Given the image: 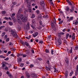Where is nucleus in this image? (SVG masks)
I'll list each match as a JSON object with an SVG mask.
<instances>
[{
	"mask_svg": "<svg viewBox=\"0 0 78 78\" xmlns=\"http://www.w3.org/2000/svg\"><path fill=\"white\" fill-rule=\"evenodd\" d=\"M21 15H22V14H20V16H19L18 15L16 18L17 22H18L19 24H22V21L21 20H22L21 16Z\"/></svg>",
	"mask_w": 78,
	"mask_h": 78,
	"instance_id": "nucleus-1",
	"label": "nucleus"
},
{
	"mask_svg": "<svg viewBox=\"0 0 78 78\" xmlns=\"http://www.w3.org/2000/svg\"><path fill=\"white\" fill-rule=\"evenodd\" d=\"M20 16L21 18V20L23 22H26L27 21L28 18L27 17V16H25L23 17V15H21Z\"/></svg>",
	"mask_w": 78,
	"mask_h": 78,
	"instance_id": "nucleus-2",
	"label": "nucleus"
},
{
	"mask_svg": "<svg viewBox=\"0 0 78 78\" xmlns=\"http://www.w3.org/2000/svg\"><path fill=\"white\" fill-rule=\"evenodd\" d=\"M56 25V19L55 18H54V20H53V22H51V26L52 28H55V25Z\"/></svg>",
	"mask_w": 78,
	"mask_h": 78,
	"instance_id": "nucleus-3",
	"label": "nucleus"
},
{
	"mask_svg": "<svg viewBox=\"0 0 78 78\" xmlns=\"http://www.w3.org/2000/svg\"><path fill=\"white\" fill-rule=\"evenodd\" d=\"M11 34L14 37H17V34L16 32L13 30H11Z\"/></svg>",
	"mask_w": 78,
	"mask_h": 78,
	"instance_id": "nucleus-4",
	"label": "nucleus"
},
{
	"mask_svg": "<svg viewBox=\"0 0 78 78\" xmlns=\"http://www.w3.org/2000/svg\"><path fill=\"white\" fill-rule=\"evenodd\" d=\"M75 7L74 6H72L71 7V9H69V12L71 13H72V12L74 11L75 10Z\"/></svg>",
	"mask_w": 78,
	"mask_h": 78,
	"instance_id": "nucleus-5",
	"label": "nucleus"
},
{
	"mask_svg": "<svg viewBox=\"0 0 78 78\" xmlns=\"http://www.w3.org/2000/svg\"><path fill=\"white\" fill-rule=\"evenodd\" d=\"M31 76L33 78H37V74L33 73L31 74Z\"/></svg>",
	"mask_w": 78,
	"mask_h": 78,
	"instance_id": "nucleus-6",
	"label": "nucleus"
},
{
	"mask_svg": "<svg viewBox=\"0 0 78 78\" xmlns=\"http://www.w3.org/2000/svg\"><path fill=\"white\" fill-rule=\"evenodd\" d=\"M25 45L26 46V47H28V48H31V47L29 44V43L27 42H25Z\"/></svg>",
	"mask_w": 78,
	"mask_h": 78,
	"instance_id": "nucleus-7",
	"label": "nucleus"
},
{
	"mask_svg": "<svg viewBox=\"0 0 78 78\" xmlns=\"http://www.w3.org/2000/svg\"><path fill=\"white\" fill-rule=\"evenodd\" d=\"M57 41L59 45H61V44L62 43V41H61V39H60V38H58V39Z\"/></svg>",
	"mask_w": 78,
	"mask_h": 78,
	"instance_id": "nucleus-8",
	"label": "nucleus"
},
{
	"mask_svg": "<svg viewBox=\"0 0 78 78\" xmlns=\"http://www.w3.org/2000/svg\"><path fill=\"white\" fill-rule=\"evenodd\" d=\"M41 5L42 7L44 6L45 5V3H44V2L42 0L41 1Z\"/></svg>",
	"mask_w": 78,
	"mask_h": 78,
	"instance_id": "nucleus-9",
	"label": "nucleus"
},
{
	"mask_svg": "<svg viewBox=\"0 0 78 78\" xmlns=\"http://www.w3.org/2000/svg\"><path fill=\"white\" fill-rule=\"evenodd\" d=\"M38 35V32H35L34 33V34H33L32 35L34 36V37H36V36H37Z\"/></svg>",
	"mask_w": 78,
	"mask_h": 78,
	"instance_id": "nucleus-10",
	"label": "nucleus"
},
{
	"mask_svg": "<svg viewBox=\"0 0 78 78\" xmlns=\"http://www.w3.org/2000/svg\"><path fill=\"white\" fill-rule=\"evenodd\" d=\"M46 63L47 64L48 67H51V64L50 63L49 60H47Z\"/></svg>",
	"mask_w": 78,
	"mask_h": 78,
	"instance_id": "nucleus-11",
	"label": "nucleus"
},
{
	"mask_svg": "<svg viewBox=\"0 0 78 78\" xmlns=\"http://www.w3.org/2000/svg\"><path fill=\"white\" fill-rule=\"evenodd\" d=\"M65 76L66 78H67V76L69 75V73H68V71H66L65 72Z\"/></svg>",
	"mask_w": 78,
	"mask_h": 78,
	"instance_id": "nucleus-12",
	"label": "nucleus"
},
{
	"mask_svg": "<svg viewBox=\"0 0 78 78\" xmlns=\"http://www.w3.org/2000/svg\"><path fill=\"white\" fill-rule=\"evenodd\" d=\"M78 21L77 20H76V21H73V25H74L75 24V25H76L78 24Z\"/></svg>",
	"mask_w": 78,
	"mask_h": 78,
	"instance_id": "nucleus-13",
	"label": "nucleus"
},
{
	"mask_svg": "<svg viewBox=\"0 0 78 78\" xmlns=\"http://www.w3.org/2000/svg\"><path fill=\"white\" fill-rule=\"evenodd\" d=\"M26 75L27 76V78H30V74L29 73H28L27 72H26Z\"/></svg>",
	"mask_w": 78,
	"mask_h": 78,
	"instance_id": "nucleus-14",
	"label": "nucleus"
},
{
	"mask_svg": "<svg viewBox=\"0 0 78 78\" xmlns=\"http://www.w3.org/2000/svg\"><path fill=\"white\" fill-rule=\"evenodd\" d=\"M32 25L35 26V24H36V20L34 19L32 21Z\"/></svg>",
	"mask_w": 78,
	"mask_h": 78,
	"instance_id": "nucleus-15",
	"label": "nucleus"
},
{
	"mask_svg": "<svg viewBox=\"0 0 78 78\" xmlns=\"http://www.w3.org/2000/svg\"><path fill=\"white\" fill-rule=\"evenodd\" d=\"M65 62L66 64H68L69 59L67 58H66L65 59Z\"/></svg>",
	"mask_w": 78,
	"mask_h": 78,
	"instance_id": "nucleus-16",
	"label": "nucleus"
},
{
	"mask_svg": "<svg viewBox=\"0 0 78 78\" xmlns=\"http://www.w3.org/2000/svg\"><path fill=\"white\" fill-rule=\"evenodd\" d=\"M21 12H22V8H20V9L18 10V12L17 13V14L19 15L21 13Z\"/></svg>",
	"mask_w": 78,
	"mask_h": 78,
	"instance_id": "nucleus-17",
	"label": "nucleus"
},
{
	"mask_svg": "<svg viewBox=\"0 0 78 78\" xmlns=\"http://www.w3.org/2000/svg\"><path fill=\"white\" fill-rule=\"evenodd\" d=\"M66 10L67 12H69V11L70 9H69V6H67L66 8Z\"/></svg>",
	"mask_w": 78,
	"mask_h": 78,
	"instance_id": "nucleus-18",
	"label": "nucleus"
},
{
	"mask_svg": "<svg viewBox=\"0 0 78 78\" xmlns=\"http://www.w3.org/2000/svg\"><path fill=\"white\" fill-rule=\"evenodd\" d=\"M54 72H55V73L58 72V69L55 68V67L54 68Z\"/></svg>",
	"mask_w": 78,
	"mask_h": 78,
	"instance_id": "nucleus-19",
	"label": "nucleus"
},
{
	"mask_svg": "<svg viewBox=\"0 0 78 78\" xmlns=\"http://www.w3.org/2000/svg\"><path fill=\"white\" fill-rule=\"evenodd\" d=\"M73 71H72L69 74V76H72V75H73Z\"/></svg>",
	"mask_w": 78,
	"mask_h": 78,
	"instance_id": "nucleus-20",
	"label": "nucleus"
},
{
	"mask_svg": "<svg viewBox=\"0 0 78 78\" xmlns=\"http://www.w3.org/2000/svg\"><path fill=\"white\" fill-rule=\"evenodd\" d=\"M75 34H73V35L72 36V39H73V40H74V39H75Z\"/></svg>",
	"mask_w": 78,
	"mask_h": 78,
	"instance_id": "nucleus-21",
	"label": "nucleus"
},
{
	"mask_svg": "<svg viewBox=\"0 0 78 78\" xmlns=\"http://www.w3.org/2000/svg\"><path fill=\"white\" fill-rule=\"evenodd\" d=\"M45 69L47 70H49V71H50V69L47 66L45 67Z\"/></svg>",
	"mask_w": 78,
	"mask_h": 78,
	"instance_id": "nucleus-22",
	"label": "nucleus"
},
{
	"mask_svg": "<svg viewBox=\"0 0 78 78\" xmlns=\"http://www.w3.org/2000/svg\"><path fill=\"white\" fill-rule=\"evenodd\" d=\"M5 67V64H4V63H3L2 66V69H4Z\"/></svg>",
	"mask_w": 78,
	"mask_h": 78,
	"instance_id": "nucleus-23",
	"label": "nucleus"
},
{
	"mask_svg": "<svg viewBox=\"0 0 78 78\" xmlns=\"http://www.w3.org/2000/svg\"><path fill=\"white\" fill-rule=\"evenodd\" d=\"M30 53V51L28 50H27L26 51V53H27V55H29Z\"/></svg>",
	"mask_w": 78,
	"mask_h": 78,
	"instance_id": "nucleus-24",
	"label": "nucleus"
},
{
	"mask_svg": "<svg viewBox=\"0 0 78 78\" xmlns=\"http://www.w3.org/2000/svg\"><path fill=\"white\" fill-rule=\"evenodd\" d=\"M69 34H66V39H68V37H69Z\"/></svg>",
	"mask_w": 78,
	"mask_h": 78,
	"instance_id": "nucleus-25",
	"label": "nucleus"
},
{
	"mask_svg": "<svg viewBox=\"0 0 78 78\" xmlns=\"http://www.w3.org/2000/svg\"><path fill=\"white\" fill-rule=\"evenodd\" d=\"M11 17L12 18V19L13 20H15V17H14V16H11Z\"/></svg>",
	"mask_w": 78,
	"mask_h": 78,
	"instance_id": "nucleus-26",
	"label": "nucleus"
},
{
	"mask_svg": "<svg viewBox=\"0 0 78 78\" xmlns=\"http://www.w3.org/2000/svg\"><path fill=\"white\" fill-rule=\"evenodd\" d=\"M8 76H9L10 77V78H13V77L12 76V75L11 74H9Z\"/></svg>",
	"mask_w": 78,
	"mask_h": 78,
	"instance_id": "nucleus-27",
	"label": "nucleus"
},
{
	"mask_svg": "<svg viewBox=\"0 0 78 78\" xmlns=\"http://www.w3.org/2000/svg\"><path fill=\"white\" fill-rule=\"evenodd\" d=\"M2 14H6V11H3L2 12Z\"/></svg>",
	"mask_w": 78,
	"mask_h": 78,
	"instance_id": "nucleus-28",
	"label": "nucleus"
},
{
	"mask_svg": "<svg viewBox=\"0 0 78 78\" xmlns=\"http://www.w3.org/2000/svg\"><path fill=\"white\" fill-rule=\"evenodd\" d=\"M18 60L19 62H20L22 61V59H21V58H18Z\"/></svg>",
	"mask_w": 78,
	"mask_h": 78,
	"instance_id": "nucleus-29",
	"label": "nucleus"
},
{
	"mask_svg": "<svg viewBox=\"0 0 78 78\" xmlns=\"http://www.w3.org/2000/svg\"><path fill=\"white\" fill-rule=\"evenodd\" d=\"M9 23L10 26H12V25H13L12 23L11 22H9Z\"/></svg>",
	"mask_w": 78,
	"mask_h": 78,
	"instance_id": "nucleus-30",
	"label": "nucleus"
},
{
	"mask_svg": "<svg viewBox=\"0 0 78 78\" xmlns=\"http://www.w3.org/2000/svg\"><path fill=\"white\" fill-rule=\"evenodd\" d=\"M5 35V32H3L2 34V37H3Z\"/></svg>",
	"mask_w": 78,
	"mask_h": 78,
	"instance_id": "nucleus-31",
	"label": "nucleus"
},
{
	"mask_svg": "<svg viewBox=\"0 0 78 78\" xmlns=\"http://www.w3.org/2000/svg\"><path fill=\"white\" fill-rule=\"evenodd\" d=\"M76 71L78 72V65H77L76 66Z\"/></svg>",
	"mask_w": 78,
	"mask_h": 78,
	"instance_id": "nucleus-32",
	"label": "nucleus"
},
{
	"mask_svg": "<svg viewBox=\"0 0 78 78\" xmlns=\"http://www.w3.org/2000/svg\"><path fill=\"white\" fill-rule=\"evenodd\" d=\"M36 12L37 13V14H39L40 13V12H39V10H37L36 11Z\"/></svg>",
	"mask_w": 78,
	"mask_h": 78,
	"instance_id": "nucleus-33",
	"label": "nucleus"
},
{
	"mask_svg": "<svg viewBox=\"0 0 78 78\" xmlns=\"http://www.w3.org/2000/svg\"><path fill=\"white\" fill-rule=\"evenodd\" d=\"M35 17V15L34 14H32V17H31V18H34Z\"/></svg>",
	"mask_w": 78,
	"mask_h": 78,
	"instance_id": "nucleus-34",
	"label": "nucleus"
},
{
	"mask_svg": "<svg viewBox=\"0 0 78 78\" xmlns=\"http://www.w3.org/2000/svg\"><path fill=\"white\" fill-rule=\"evenodd\" d=\"M63 23V20H62L58 22V24H61Z\"/></svg>",
	"mask_w": 78,
	"mask_h": 78,
	"instance_id": "nucleus-35",
	"label": "nucleus"
},
{
	"mask_svg": "<svg viewBox=\"0 0 78 78\" xmlns=\"http://www.w3.org/2000/svg\"><path fill=\"white\" fill-rule=\"evenodd\" d=\"M27 28H28V29L30 28V25L28 23H27Z\"/></svg>",
	"mask_w": 78,
	"mask_h": 78,
	"instance_id": "nucleus-36",
	"label": "nucleus"
},
{
	"mask_svg": "<svg viewBox=\"0 0 78 78\" xmlns=\"http://www.w3.org/2000/svg\"><path fill=\"white\" fill-rule=\"evenodd\" d=\"M72 53V48H71V49L69 50V53Z\"/></svg>",
	"mask_w": 78,
	"mask_h": 78,
	"instance_id": "nucleus-37",
	"label": "nucleus"
},
{
	"mask_svg": "<svg viewBox=\"0 0 78 78\" xmlns=\"http://www.w3.org/2000/svg\"><path fill=\"white\" fill-rule=\"evenodd\" d=\"M0 58H5L6 57L5 56L4 57L3 55H0Z\"/></svg>",
	"mask_w": 78,
	"mask_h": 78,
	"instance_id": "nucleus-38",
	"label": "nucleus"
},
{
	"mask_svg": "<svg viewBox=\"0 0 78 78\" xmlns=\"http://www.w3.org/2000/svg\"><path fill=\"white\" fill-rule=\"evenodd\" d=\"M4 19H5V20H9V18L7 17H5L4 18Z\"/></svg>",
	"mask_w": 78,
	"mask_h": 78,
	"instance_id": "nucleus-39",
	"label": "nucleus"
},
{
	"mask_svg": "<svg viewBox=\"0 0 78 78\" xmlns=\"http://www.w3.org/2000/svg\"><path fill=\"white\" fill-rule=\"evenodd\" d=\"M29 33H30V34H32V33H33V32L31 30H30L29 31Z\"/></svg>",
	"mask_w": 78,
	"mask_h": 78,
	"instance_id": "nucleus-40",
	"label": "nucleus"
},
{
	"mask_svg": "<svg viewBox=\"0 0 78 78\" xmlns=\"http://www.w3.org/2000/svg\"><path fill=\"white\" fill-rule=\"evenodd\" d=\"M5 70H6L8 71V69H9L6 66L5 68Z\"/></svg>",
	"mask_w": 78,
	"mask_h": 78,
	"instance_id": "nucleus-41",
	"label": "nucleus"
},
{
	"mask_svg": "<svg viewBox=\"0 0 78 78\" xmlns=\"http://www.w3.org/2000/svg\"><path fill=\"white\" fill-rule=\"evenodd\" d=\"M37 59H38V60H39V61H42V58H37Z\"/></svg>",
	"mask_w": 78,
	"mask_h": 78,
	"instance_id": "nucleus-42",
	"label": "nucleus"
},
{
	"mask_svg": "<svg viewBox=\"0 0 78 78\" xmlns=\"http://www.w3.org/2000/svg\"><path fill=\"white\" fill-rule=\"evenodd\" d=\"M76 72H75V75L76 76H77V75H78V72L77 71H76Z\"/></svg>",
	"mask_w": 78,
	"mask_h": 78,
	"instance_id": "nucleus-43",
	"label": "nucleus"
},
{
	"mask_svg": "<svg viewBox=\"0 0 78 78\" xmlns=\"http://www.w3.org/2000/svg\"><path fill=\"white\" fill-rule=\"evenodd\" d=\"M25 2H27V4H29V2H28V1L29 0H24Z\"/></svg>",
	"mask_w": 78,
	"mask_h": 78,
	"instance_id": "nucleus-44",
	"label": "nucleus"
},
{
	"mask_svg": "<svg viewBox=\"0 0 78 78\" xmlns=\"http://www.w3.org/2000/svg\"><path fill=\"white\" fill-rule=\"evenodd\" d=\"M54 51L52 49L51 50V53L52 55H53V52Z\"/></svg>",
	"mask_w": 78,
	"mask_h": 78,
	"instance_id": "nucleus-45",
	"label": "nucleus"
},
{
	"mask_svg": "<svg viewBox=\"0 0 78 78\" xmlns=\"http://www.w3.org/2000/svg\"><path fill=\"white\" fill-rule=\"evenodd\" d=\"M45 51L47 53L49 52V51H48V50L47 49H45Z\"/></svg>",
	"mask_w": 78,
	"mask_h": 78,
	"instance_id": "nucleus-46",
	"label": "nucleus"
},
{
	"mask_svg": "<svg viewBox=\"0 0 78 78\" xmlns=\"http://www.w3.org/2000/svg\"><path fill=\"white\" fill-rule=\"evenodd\" d=\"M50 4L51 5H52V6H53V5H54V4H53V2H50Z\"/></svg>",
	"mask_w": 78,
	"mask_h": 78,
	"instance_id": "nucleus-47",
	"label": "nucleus"
},
{
	"mask_svg": "<svg viewBox=\"0 0 78 78\" xmlns=\"http://www.w3.org/2000/svg\"><path fill=\"white\" fill-rule=\"evenodd\" d=\"M5 26H1L0 27V30H2V28H4Z\"/></svg>",
	"mask_w": 78,
	"mask_h": 78,
	"instance_id": "nucleus-48",
	"label": "nucleus"
},
{
	"mask_svg": "<svg viewBox=\"0 0 78 78\" xmlns=\"http://www.w3.org/2000/svg\"><path fill=\"white\" fill-rule=\"evenodd\" d=\"M29 11L30 12H31V8H29Z\"/></svg>",
	"mask_w": 78,
	"mask_h": 78,
	"instance_id": "nucleus-49",
	"label": "nucleus"
},
{
	"mask_svg": "<svg viewBox=\"0 0 78 78\" xmlns=\"http://www.w3.org/2000/svg\"><path fill=\"white\" fill-rule=\"evenodd\" d=\"M9 41V38H8L6 40V42H8V41Z\"/></svg>",
	"mask_w": 78,
	"mask_h": 78,
	"instance_id": "nucleus-50",
	"label": "nucleus"
},
{
	"mask_svg": "<svg viewBox=\"0 0 78 78\" xmlns=\"http://www.w3.org/2000/svg\"><path fill=\"white\" fill-rule=\"evenodd\" d=\"M31 51H32V53H34V50H33V49H32L31 50Z\"/></svg>",
	"mask_w": 78,
	"mask_h": 78,
	"instance_id": "nucleus-51",
	"label": "nucleus"
},
{
	"mask_svg": "<svg viewBox=\"0 0 78 78\" xmlns=\"http://www.w3.org/2000/svg\"><path fill=\"white\" fill-rule=\"evenodd\" d=\"M23 58H25V57H27V55L25 54L23 55Z\"/></svg>",
	"mask_w": 78,
	"mask_h": 78,
	"instance_id": "nucleus-52",
	"label": "nucleus"
},
{
	"mask_svg": "<svg viewBox=\"0 0 78 78\" xmlns=\"http://www.w3.org/2000/svg\"><path fill=\"white\" fill-rule=\"evenodd\" d=\"M70 19L71 20H73V16L71 17H70Z\"/></svg>",
	"mask_w": 78,
	"mask_h": 78,
	"instance_id": "nucleus-53",
	"label": "nucleus"
},
{
	"mask_svg": "<svg viewBox=\"0 0 78 78\" xmlns=\"http://www.w3.org/2000/svg\"><path fill=\"white\" fill-rule=\"evenodd\" d=\"M24 64L23 63H21L20 65V67H22L23 66Z\"/></svg>",
	"mask_w": 78,
	"mask_h": 78,
	"instance_id": "nucleus-54",
	"label": "nucleus"
},
{
	"mask_svg": "<svg viewBox=\"0 0 78 78\" xmlns=\"http://www.w3.org/2000/svg\"><path fill=\"white\" fill-rule=\"evenodd\" d=\"M48 15H46L45 16H44V18H45L46 19H47V18H48Z\"/></svg>",
	"mask_w": 78,
	"mask_h": 78,
	"instance_id": "nucleus-55",
	"label": "nucleus"
},
{
	"mask_svg": "<svg viewBox=\"0 0 78 78\" xmlns=\"http://www.w3.org/2000/svg\"><path fill=\"white\" fill-rule=\"evenodd\" d=\"M78 46H76L75 47V49L76 50H78Z\"/></svg>",
	"mask_w": 78,
	"mask_h": 78,
	"instance_id": "nucleus-56",
	"label": "nucleus"
},
{
	"mask_svg": "<svg viewBox=\"0 0 78 78\" xmlns=\"http://www.w3.org/2000/svg\"><path fill=\"white\" fill-rule=\"evenodd\" d=\"M64 43H65V44H66L67 42L66 40H64Z\"/></svg>",
	"mask_w": 78,
	"mask_h": 78,
	"instance_id": "nucleus-57",
	"label": "nucleus"
},
{
	"mask_svg": "<svg viewBox=\"0 0 78 78\" xmlns=\"http://www.w3.org/2000/svg\"><path fill=\"white\" fill-rule=\"evenodd\" d=\"M9 59V58H6L4 59V60H5V61H8Z\"/></svg>",
	"mask_w": 78,
	"mask_h": 78,
	"instance_id": "nucleus-58",
	"label": "nucleus"
},
{
	"mask_svg": "<svg viewBox=\"0 0 78 78\" xmlns=\"http://www.w3.org/2000/svg\"><path fill=\"white\" fill-rule=\"evenodd\" d=\"M6 74L8 75H9V74H10V73H9V71H7L6 72Z\"/></svg>",
	"mask_w": 78,
	"mask_h": 78,
	"instance_id": "nucleus-59",
	"label": "nucleus"
},
{
	"mask_svg": "<svg viewBox=\"0 0 78 78\" xmlns=\"http://www.w3.org/2000/svg\"><path fill=\"white\" fill-rule=\"evenodd\" d=\"M9 45H13V44L12 43H10Z\"/></svg>",
	"mask_w": 78,
	"mask_h": 78,
	"instance_id": "nucleus-60",
	"label": "nucleus"
},
{
	"mask_svg": "<svg viewBox=\"0 0 78 78\" xmlns=\"http://www.w3.org/2000/svg\"><path fill=\"white\" fill-rule=\"evenodd\" d=\"M50 38H51V35H49V36L48 37V39H50Z\"/></svg>",
	"mask_w": 78,
	"mask_h": 78,
	"instance_id": "nucleus-61",
	"label": "nucleus"
},
{
	"mask_svg": "<svg viewBox=\"0 0 78 78\" xmlns=\"http://www.w3.org/2000/svg\"><path fill=\"white\" fill-rule=\"evenodd\" d=\"M58 36H59V37H60L61 36V34H58Z\"/></svg>",
	"mask_w": 78,
	"mask_h": 78,
	"instance_id": "nucleus-62",
	"label": "nucleus"
},
{
	"mask_svg": "<svg viewBox=\"0 0 78 78\" xmlns=\"http://www.w3.org/2000/svg\"><path fill=\"white\" fill-rule=\"evenodd\" d=\"M69 3V5H70L71 6H72V4L71 2H69V3Z\"/></svg>",
	"mask_w": 78,
	"mask_h": 78,
	"instance_id": "nucleus-63",
	"label": "nucleus"
},
{
	"mask_svg": "<svg viewBox=\"0 0 78 78\" xmlns=\"http://www.w3.org/2000/svg\"><path fill=\"white\" fill-rule=\"evenodd\" d=\"M7 38V35H6L5 36L4 39H6Z\"/></svg>",
	"mask_w": 78,
	"mask_h": 78,
	"instance_id": "nucleus-64",
	"label": "nucleus"
}]
</instances>
